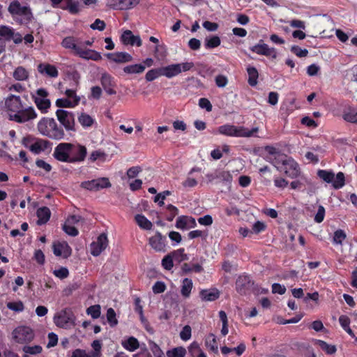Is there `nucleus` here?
<instances>
[{"label":"nucleus","mask_w":357,"mask_h":357,"mask_svg":"<svg viewBox=\"0 0 357 357\" xmlns=\"http://www.w3.org/2000/svg\"><path fill=\"white\" fill-rule=\"evenodd\" d=\"M315 344L328 355H332L337 351L335 345L328 344L326 342L321 340H316Z\"/></svg>","instance_id":"obj_34"},{"label":"nucleus","mask_w":357,"mask_h":357,"mask_svg":"<svg viewBox=\"0 0 357 357\" xmlns=\"http://www.w3.org/2000/svg\"><path fill=\"white\" fill-rule=\"evenodd\" d=\"M140 0H120V10L132 9L139 3Z\"/></svg>","instance_id":"obj_42"},{"label":"nucleus","mask_w":357,"mask_h":357,"mask_svg":"<svg viewBox=\"0 0 357 357\" xmlns=\"http://www.w3.org/2000/svg\"><path fill=\"white\" fill-rule=\"evenodd\" d=\"M188 227V216L181 215L176 219V227L180 229H185Z\"/></svg>","instance_id":"obj_60"},{"label":"nucleus","mask_w":357,"mask_h":357,"mask_svg":"<svg viewBox=\"0 0 357 357\" xmlns=\"http://www.w3.org/2000/svg\"><path fill=\"white\" fill-rule=\"evenodd\" d=\"M173 258H174V256L170 253L162 259V266L165 270L169 271L173 268Z\"/></svg>","instance_id":"obj_49"},{"label":"nucleus","mask_w":357,"mask_h":357,"mask_svg":"<svg viewBox=\"0 0 357 357\" xmlns=\"http://www.w3.org/2000/svg\"><path fill=\"white\" fill-rule=\"evenodd\" d=\"M266 229V225L264 222L261 221H257L254 223L252 227V233L253 234H259L262 231H264Z\"/></svg>","instance_id":"obj_57"},{"label":"nucleus","mask_w":357,"mask_h":357,"mask_svg":"<svg viewBox=\"0 0 357 357\" xmlns=\"http://www.w3.org/2000/svg\"><path fill=\"white\" fill-rule=\"evenodd\" d=\"M346 236V234L343 230L338 229L334 232L333 241L337 244H342Z\"/></svg>","instance_id":"obj_58"},{"label":"nucleus","mask_w":357,"mask_h":357,"mask_svg":"<svg viewBox=\"0 0 357 357\" xmlns=\"http://www.w3.org/2000/svg\"><path fill=\"white\" fill-rule=\"evenodd\" d=\"M254 281L249 275H241L236 281V290L241 295L250 294L253 289Z\"/></svg>","instance_id":"obj_12"},{"label":"nucleus","mask_w":357,"mask_h":357,"mask_svg":"<svg viewBox=\"0 0 357 357\" xmlns=\"http://www.w3.org/2000/svg\"><path fill=\"white\" fill-rule=\"evenodd\" d=\"M108 245V239L107 235L104 233L100 234L97 238V241L91 244V254L97 257L105 250Z\"/></svg>","instance_id":"obj_16"},{"label":"nucleus","mask_w":357,"mask_h":357,"mask_svg":"<svg viewBox=\"0 0 357 357\" xmlns=\"http://www.w3.org/2000/svg\"><path fill=\"white\" fill-rule=\"evenodd\" d=\"M23 351L26 354L36 355V354H40L43 351V348L40 345L24 346L23 348Z\"/></svg>","instance_id":"obj_53"},{"label":"nucleus","mask_w":357,"mask_h":357,"mask_svg":"<svg viewBox=\"0 0 357 357\" xmlns=\"http://www.w3.org/2000/svg\"><path fill=\"white\" fill-rule=\"evenodd\" d=\"M5 106L8 111V119L11 121V116L19 112V110L24 105L19 96L10 94L6 98Z\"/></svg>","instance_id":"obj_14"},{"label":"nucleus","mask_w":357,"mask_h":357,"mask_svg":"<svg viewBox=\"0 0 357 357\" xmlns=\"http://www.w3.org/2000/svg\"><path fill=\"white\" fill-rule=\"evenodd\" d=\"M121 41L126 45H130L132 46L136 45L137 47H141L142 45L140 37L133 35L130 30H126L122 33Z\"/></svg>","instance_id":"obj_22"},{"label":"nucleus","mask_w":357,"mask_h":357,"mask_svg":"<svg viewBox=\"0 0 357 357\" xmlns=\"http://www.w3.org/2000/svg\"><path fill=\"white\" fill-rule=\"evenodd\" d=\"M86 313L91 315L93 319H98L101 313L100 306L99 305H91L86 309Z\"/></svg>","instance_id":"obj_51"},{"label":"nucleus","mask_w":357,"mask_h":357,"mask_svg":"<svg viewBox=\"0 0 357 357\" xmlns=\"http://www.w3.org/2000/svg\"><path fill=\"white\" fill-rule=\"evenodd\" d=\"M52 146V143L47 139H37L36 141L29 146V149L33 153L38 154L42 151L50 149Z\"/></svg>","instance_id":"obj_23"},{"label":"nucleus","mask_w":357,"mask_h":357,"mask_svg":"<svg viewBox=\"0 0 357 357\" xmlns=\"http://www.w3.org/2000/svg\"><path fill=\"white\" fill-rule=\"evenodd\" d=\"M37 113L34 108L31 106L22 107L19 112L15 113L11 116V121L18 123H24L31 120L35 119L37 117Z\"/></svg>","instance_id":"obj_11"},{"label":"nucleus","mask_w":357,"mask_h":357,"mask_svg":"<svg viewBox=\"0 0 357 357\" xmlns=\"http://www.w3.org/2000/svg\"><path fill=\"white\" fill-rule=\"evenodd\" d=\"M199 296L203 301H213L220 296V292L218 289H204L199 293Z\"/></svg>","instance_id":"obj_27"},{"label":"nucleus","mask_w":357,"mask_h":357,"mask_svg":"<svg viewBox=\"0 0 357 357\" xmlns=\"http://www.w3.org/2000/svg\"><path fill=\"white\" fill-rule=\"evenodd\" d=\"M53 253L56 257L67 259L72 254V249L66 241L54 242L52 245Z\"/></svg>","instance_id":"obj_17"},{"label":"nucleus","mask_w":357,"mask_h":357,"mask_svg":"<svg viewBox=\"0 0 357 357\" xmlns=\"http://www.w3.org/2000/svg\"><path fill=\"white\" fill-rule=\"evenodd\" d=\"M332 185L335 189H340L345 184V177L344 173L340 172L336 176H334V180L332 181Z\"/></svg>","instance_id":"obj_39"},{"label":"nucleus","mask_w":357,"mask_h":357,"mask_svg":"<svg viewBox=\"0 0 357 357\" xmlns=\"http://www.w3.org/2000/svg\"><path fill=\"white\" fill-rule=\"evenodd\" d=\"M13 29L8 26H0V36L3 38L6 41H10L13 36Z\"/></svg>","instance_id":"obj_38"},{"label":"nucleus","mask_w":357,"mask_h":357,"mask_svg":"<svg viewBox=\"0 0 357 357\" xmlns=\"http://www.w3.org/2000/svg\"><path fill=\"white\" fill-rule=\"evenodd\" d=\"M63 229L66 234L71 236H76L79 234V231L73 225L68 224L67 222H65L63 225Z\"/></svg>","instance_id":"obj_55"},{"label":"nucleus","mask_w":357,"mask_h":357,"mask_svg":"<svg viewBox=\"0 0 357 357\" xmlns=\"http://www.w3.org/2000/svg\"><path fill=\"white\" fill-rule=\"evenodd\" d=\"M37 129L43 136L54 140L63 139L66 136L63 128L53 118L43 117L37 123Z\"/></svg>","instance_id":"obj_2"},{"label":"nucleus","mask_w":357,"mask_h":357,"mask_svg":"<svg viewBox=\"0 0 357 357\" xmlns=\"http://www.w3.org/2000/svg\"><path fill=\"white\" fill-rule=\"evenodd\" d=\"M167 210L169 211V214L167 215V221H172L176 215L178 213V209L172 204H168L167 206Z\"/></svg>","instance_id":"obj_56"},{"label":"nucleus","mask_w":357,"mask_h":357,"mask_svg":"<svg viewBox=\"0 0 357 357\" xmlns=\"http://www.w3.org/2000/svg\"><path fill=\"white\" fill-rule=\"evenodd\" d=\"M184 248H180L171 253L174 256V259H178V261H185L188 260V257L187 255L184 252Z\"/></svg>","instance_id":"obj_63"},{"label":"nucleus","mask_w":357,"mask_h":357,"mask_svg":"<svg viewBox=\"0 0 357 357\" xmlns=\"http://www.w3.org/2000/svg\"><path fill=\"white\" fill-rule=\"evenodd\" d=\"M160 76H162V68H153L146 73L145 79L147 82H152Z\"/></svg>","instance_id":"obj_40"},{"label":"nucleus","mask_w":357,"mask_h":357,"mask_svg":"<svg viewBox=\"0 0 357 357\" xmlns=\"http://www.w3.org/2000/svg\"><path fill=\"white\" fill-rule=\"evenodd\" d=\"M100 83L108 95H115L116 93L114 89L116 86L114 78L109 73H104L101 75Z\"/></svg>","instance_id":"obj_18"},{"label":"nucleus","mask_w":357,"mask_h":357,"mask_svg":"<svg viewBox=\"0 0 357 357\" xmlns=\"http://www.w3.org/2000/svg\"><path fill=\"white\" fill-rule=\"evenodd\" d=\"M107 319L111 327H114L118 324V320L116 317V312L114 310L109 307L107 311Z\"/></svg>","instance_id":"obj_48"},{"label":"nucleus","mask_w":357,"mask_h":357,"mask_svg":"<svg viewBox=\"0 0 357 357\" xmlns=\"http://www.w3.org/2000/svg\"><path fill=\"white\" fill-rule=\"evenodd\" d=\"M13 77L17 81H26L29 77V73L25 68L20 66L14 70Z\"/></svg>","instance_id":"obj_28"},{"label":"nucleus","mask_w":357,"mask_h":357,"mask_svg":"<svg viewBox=\"0 0 357 357\" xmlns=\"http://www.w3.org/2000/svg\"><path fill=\"white\" fill-rule=\"evenodd\" d=\"M38 71L41 74H45L50 77H57L59 72L57 68L50 63H40L37 67Z\"/></svg>","instance_id":"obj_24"},{"label":"nucleus","mask_w":357,"mask_h":357,"mask_svg":"<svg viewBox=\"0 0 357 357\" xmlns=\"http://www.w3.org/2000/svg\"><path fill=\"white\" fill-rule=\"evenodd\" d=\"M14 340L20 344L29 343L34 338V332L29 326H22L16 328L13 333Z\"/></svg>","instance_id":"obj_10"},{"label":"nucleus","mask_w":357,"mask_h":357,"mask_svg":"<svg viewBox=\"0 0 357 357\" xmlns=\"http://www.w3.org/2000/svg\"><path fill=\"white\" fill-rule=\"evenodd\" d=\"M248 79V83L251 86H255L258 82L259 73L257 69L254 66H248L246 68Z\"/></svg>","instance_id":"obj_29"},{"label":"nucleus","mask_w":357,"mask_h":357,"mask_svg":"<svg viewBox=\"0 0 357 357\" xmlns=\"http://www.w3.org/2000/svg\"><path fill=\"white\" fill-rule=\"evenodd\" d=\"M154 294L163 293L166 289V285L163 282L157 281L152 287Z\"/></svg>","instance_id":"obj_64"},{"label":"nucleus","mask_w":357,"mask_h":357,"mask_svg":"<svg viewBox=\"0 0 357 357\" xmlns=\"http://www.w3.org/2000/svg\"><path fill=\"white\" fill-rule=\"evenodd\" d=\"M291 52L298 57H305L307 56L308 51L306 49H301L299 46L294 45L291 47Z\"/></svg>","instance_id":"obj_61"},{"label":"nucleus","mask_w":357,"mask_h":357,"mask_svg":"<svg viewBox=\"0 0 357 357\" xmlns=\"http://www.w3.org/2000/svg\"><path fill=\"white\" fill-rule=\"evenodd\" d=\"M135 220L140 228L146 230H150L152 229V222L149 220L144 215L137 214L135 216Z\"/></svg>","instance_id":"obj_30"},{"label":"nucleus","mask_w":357,"mask_h":357,"mask_svg":"<svg viewBox=\"0 0 357 357\" xmlns=\"http://www.w3.org/2000/svg\"><path fill=\"white\" fill-rule=\"evenodd\" d=\"M193 284L191 279L184 278L182 281L181 294L185 298H188L190 295Z\"/></svg>","instance_id":"obj_32"},{"label":"nucleus","mask_w":357,"mask_h":357,"mask_svg":"<svg viewBox=\"0 0 357 357\" xmlns=\"http://www.w3.org/2000/svg\"><path fill=\"white\" fill-rule=\"evenodd\" d=\"M87 155L85 146L78 143L61 142L54 150V158L62 162L79 163L84 161Z\"/></svg>","instance_id":"obj_1"},{"label":"nucleus","mask_w":357,"mask_h":357,"mask_svg":"<svg viewBox=\"0 0 357 357\" xmlns=\"http://www.w3.org/2000/svg\"><path fill=\"white\" fill-rule=\"evenodd\" d=\"M91 347L93 349V351L90 352L91 357H100L101 356V348L102 343L100 340H96L93 341L91 344Z\"/></svg>","instance_id":"obj_47"},{"label":"nucleus","mask_w":357,"mask_h":357,"mask_svg":"<svg viewBox=\"0 0 357 357\" xmlns=\"http://www.w3.org/2000/svg\"><path fill=\"white\" fill-rule=\"evenodd\" d=\"M218 179H219L220 181L230 183L232 181V176L229 172H218Z\"/></svg>","instance_id":"obj_54"},{"label":"nucleus","mask_w":357,"mask_h":357,"mask_svg":"<svg viewBox=\"0 0 357 357\" xmlns=\"http://www.w3.org/2000/svg\"><path fill=\"white\" fill-rule=\"evenodd\" d=\"M55 105L60 108H73L77 105V100L71 102V100L67 98H59L56 100Z\"/></svg>","instance_id":"obj_36"},{"label":"nucleus","mask_w":357,"mask_h":357,"mask_svg":"<svg viewBox=\"0 0 357 357\" xmlns=\"http://www.w3.org/2000/svg\"><path fill=\"white\" fill-rule=\"evenodd\" d=\"M56 116L63 130L70 133L76 132L75 116L73 112L59 109L56 111Z\"/></svg>","instance_id":"obj_6"},{"label":"nucleus","mask_w":357,"mask_h":357,"mask_svg":"<svg viewBox=\"0 0 357 357\" xmlns=\"http://www.w3.org/2000/svg\"><path fill=\"white\" fill-rule=\"evenodd\" d=\"M80 186L88 190L98 191L100 189L110 187L111 183L107 178L102 177L91 181H83L81 183Z\"/></svg>","instance_id":"obj_13"},{"label":"nucleus","mask_w":357,"mask_h":357,"mask_svg":"<svg viewBox=\"0 0 357 357\" xmlns=\"http://www.w3.org/2000/svg\"><path fill=\"white\" fill-rule=\"evenodd\" d=\"M37 225H42L48 222L51 216V211L47 206H43L37 209Z\"/></svg>","instance_id":"obj_26"},{"label":"nucleus","mask_w":357,"mask_h":357,"mask_svg":"<svg viewBox=\"0 0 357 357\" xmlns=\"http://www.w3.org/2000/svg\"><path fill=\"white\" fill-rule=\"evenodd\" d=\"M7 307L16 312H21L24 310V305L22 301L8 302L6 304Z\"/></svg>","instance_id":"obj_46"},{"label":"nucleus","mask_w":357,"mask_h":357,"mask_svg":"<svg viewBox=\"0 0 357 357\" xmlns=\"http://www.w3.org/2000/svg\"><path fill=\"white\" fill-rule=\"evenodd\" d=\"M149 41L157 45L155 47V50H154V54H155V57H158V54H160L161 56H165V54L161 53L162 51L164 52H165V45H158V44L159 43V40L154 36H151L149 38Z\"/></svg>","instance_id":"obj_45"},{"label":"nucleus","mask_w":357,"mask_h":357,"mask_svg":"<svg viewBox=\"0 0 357 357\" xmlns=\"http://www.w3.org/2000/svg\"><path fill=\"white\" fill-rule=\"evenodd\" d=\"M249 50L258 55L265 56L271 59H275L278 56V52L274 47H270L264 43L263 40H259L257 44L249 47Z\"/></svg>","instance_id":"obj_9"},{"label":"nucleus","mask_w":357,"mask_h":357,"mask_svg":"<svg viewBox=\"0 0 357 357\" xmlns=\"http://www.w3.org/2000/svg\"><path fill=\"white\" fill-rule=\"evenodd\" d=\"M13 15L24 16L27 20L32 17L31 10L28 6H22L18 1H12L8 8Z\"/></svg>","instance_id":"obj_15"},{"label":"nucleus","mask_w":357,"mask_h":357,"mask_svg":"<svg viewBox=\"0 0 357 357\" xmlns=\"http://www.w3.org/2000/svg\"><path fill=\"white\" fill-rule=\"evenodd\" d=\"M149 347L155 357H165L162 350L154 341H149Z\"/></svg>","instance_id":"obj_43"},{"label":"nucleus","mask_w":357,"mask_h":357,"mask_svg":"<svg viewBox=\"0 0 357 357\" xmlns=\"http://www.w3.org/2000/svg\"><path fill=\"white\" fill-rule=\"evenodd\" d=\"M102 91L100 86H95L91 88V94L89 96V98H93L99 100L102 96Z\"/></svg>","instance_id":"obj_59"},{"label":"nucleus","mask_w":357,"mask_h":357,"mask_svg":"<svg viewBox=\"0 0 357 357\" xmlns=\"http://www.w3.org/2000/svg\"><path fill=\"white\" fill-rule=\"evenodd\" d=\"M193 62H183L180 63H173L167 66L161 67L162 76L167 78H172L178 75L182 72H187L194 68Z\"/></svg>","instance_id":"obj_8"},{"label":"nucleus","mask_w":357,"mask_h":357,"mask_svg":"<svg viewBox=\"0 0 357 357\" xmlns=\"http://www.w3.org/2000/svg\"><path fill=\"white\" fill-rule=\"evenodd\" d=\"M75 316L70 307H66L54 315L55 324L61 328H70L75 326Z\"/></svg>","instance_id":"obj_5"},{"label":"nucleus","mask_w":357,"mask_h":357,"mask_svg":"<svg viewBox=\"0 0 357 357\" xmlns=\"http://www.w3.org/2000/svg\"><path fill=\"white\" fill-rule=\"evenodd\" d=\"M132 60V56L127 52H116V58L114 59L115 63H126Z\"/></svg>","instance_id":"obj_44"},{"label":"nucleus","mask_w":357,"mask_h":357,"mask_svg":"<svg viewBox=\"0 0 357 357\" xmlns=\"http://www.w3.org/2000/svg\"><path fill=\"white\" fill-rule=\"evenodd\" d=\"M58 8L68 10L73 15L77 14L79 12V3L77 1L64 0Z\"/></svg>","instance_id":"obj_25"},{"label":"nucleus","mask_w":357,"mask_h":357,"mask_svg":"<svg viewBox=\"0 0 357 357\" xmlns=\"http://www.w3.org/2000/svg\"><path fill=\"white\" fill-rule=\"evenodd\" d=\"M61 46L67 50H70L75 55L77 53V50L79 49L82 44V40L79 38L74 36H66L61 42Z\"/></svg>","instance_id":"obj_20"},{"label":"nucleus","mask_w":357,"mask_h":357,"mask_svg":"<svg viewBox=\"0 0 357 357\" xmlns=\"http://www.w3.org/2000/svg\"><path fill=\"white\" fill-rule=\"evenodd\" d=\"M221 40L218 36H213L209 38H206L204 46L206 49H213L220 45Z\"/></svg>","instance_id":"obj_37"},{"label":"nucleus","mask_w":357,"mask_h":357,"mask_svg":"<svg viewBox=\"0 0 357 357\" xmlns=\"http://www.w3.org/2000/svg\"><path fill=\"white\" fill-rule=\"evenodd\" d=\"M122 346L124 349L130 351H134L139 347V341L135 337H130L127 340L122 342Z\"/></svg>","instance_id":"obj_31"},{"label":"nucleus","mask_w":357,"mask_h":357,"mask_svg":"<svg viewBox=\"0 0 357 357\" xmlns=\"http://www.w3.org/2000/svg\"><path fill=\"white\" fill-rule=\"evenodd\" d=\"M48 96L49 93L44 88L38 89L34 93H31L33 101L42 114H47L51 107V101Z\"/></svg>","instance_id":"obj_7"},{"label":"nucleus","mask_w":357,"mask_h":357,"mask_svg":"<svg viewBox=\"0 0 357 357\" xmlns=\"http://www.w3.org/2000/svg\"><path fill=\"white\" fill-rule=\"evenodd\" d=\"M149 245L156 252L166 251V237L159 231L149 238Z\"/></svg>","instance_id":"obj_19"},{"label":"nucleus","mask_w":357,"mask_h":357,"mask_svg":"<svg viewBox=\"0 0 357 357\" xmlns=\"http://www.w3.org/2000/svg\"><path fill=\"white\" fill-rule=\"evenodd\" d=\"M342 118L346 122L357 125V105H345L342 110Z\"/></svg>","instance_id":"obj_21"},{"label":"nucleus","mask_w":357,"mask_h":357,"mask_svg":"<svg viewBox=\"0 0 357 357\" xmlns=\"http://www.w3.org/2000/svg\"><path fill=\"white\" fill-rule=\"evenodd\" d=\"M105 158H106L105 153L100 150L93 151L89 156V160L91 162H95L98 160L105 161Z\"/></svg>","instance_id":"obj_50"},{"label":"nucleus","mask_w":357,"mask_h":357,"mask_svg":"<svg viewBox=\"0 0 357 357\" xmlns=\"http://www.w3.org/2000/svg\"><path fill=\"white\" fill-rule=\"evenodd\" d=\"M167 354L169 357H184L185 350L182 347H176L173 349L172 351H168Z\"/></svg>","instance_id":"obj_62"},{"label":"nucleus","mask_w":357,"mask_h":357,"mask_svg":"<svg viewBox=\"0 0 357 357\" xmlns=\"http://www.w3.org/2000/svg\"><path fill=\"white\" fill-rule=\"evenodd\" d=\"M317 176L328 183H332L334 180L335 174L332 170L319 169Z\"/></svg>","instance_id":"obj_33"},{"label":"nucleus","mask_w":357,"mask_h":357,"mask_svg":"<svg viewBox=\"0 0 357 357\" xmlns=\"http://www.w3.org/2000/svg\"><path fill=\"white\" fill-rule=\"evenodd\" d=\"M78 121L84 128L91 126L94 122L93 118L86 113H82L78 117Z\"/></svg>","instance_id":"obj_41"},{"label":"nucleus","mask_w":357,"mask_h":357,"mask_svg":"<svg viewBox=\"0 0 357 357\" xmlns=\"http://www.w3.org/2000/svg\"><path fill=\"white\" fill-rule=\"evenodd\" d=\"M93 50L84 48V43H82L79 50H77V53L76 56H79L80 58L89 60L90 56L92 54Z\"/></svg>","instance_id":"obj_52"},{"label":"nucleus","mask_w":357,"mask_h":357,"mask_svg":"<svg viewBox=\"0 0 357 357\" xmlns=\"http://www.w3.org/2000/svg\"><path fill=\"white\" fill-rule=\"evenodd\" d=\"M272 163L278 170L283 172L287 176L291 178H296L301 174L298 163L287 155L278 154L275 156Z\"/></svg>","instance_id":"obj_3"},{"label":"nucleus","mask_w":357,"mask_h":357,"mask_svg":"<svg viewBox=\"0 0 357 357\" xmlns=\"http://www.w3.org/2000/svg\"><path fill=\"white\" fill-rule=\"evenodd\" d=\"M259 128L257 127L249 130L243 126L237 127L231 124H225L218 127V133L236 137H250L257 133Z\"/></svg>","instance_id":"obj_4"},{"label":"nucleus","mask_w":357,"mask_h":357,"mask_svg":"<svg viewBox=\"0 0 357 357\" xmlns=\"http://www.w3.org/2000/svg\"><path fill=\"white\" fill-rule=\"evenodd\" d=\"M145 66L142 63L133 64L124 67L123 71L128 74H139L144 71Z\"/></svg>","instance_id":"obj_35"}]
</instances>
